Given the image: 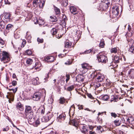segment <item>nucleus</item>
Returning a JSON list of instances; mask_svg holds the SVG:
<instances>
[{
    "label": "nucleus",
    "mask_w": 134,
    "mask_h": 134,
    "mask_svg": "<svg viewBox=\"0 0 134 134\" xmlns=\"http://www.w3.org/2000/svg\"><path fill=\"white\" fill-rule=\"evenodd\" d=\"M71 125L74 126L76 130L78 129H80L81 132L84 133L86 134L88 131L87 129V127L86 125H79L77 122L75 120H72L71 121Z\"/></svg>",
    "instance_id": "f257e3e1"
},
{
    "label": "nucleus",
    "mask_w": 134,
    "mask_h": 134,
    "mask_svg": "<svg viewBox=\"0 0 134 134\" xmlns=\"http://www.w3.org/2000/svg\"><path fill=\"white\" fill-rule=\"evenodd\" d=\"M0 59L4 63L9 61L10 59L9 54L6 52L3 51L0 53Z\"/></svg>",
    "instance_id": "f03ea898"
},
{
    "label": "nucleus",
    "mask_w": 134,
    "mask_h": 134,
    "mask_svg": "<svg viewBox=\"0 0 134 134\" xmlns=\"http://www.w3.org/2000/svg\"><path fill=\"white\" fill-rule=\"evenodd\" d=\"M97 58L99 62L104 63H106L107 61V58L106 56L102 54V53H99L97 56Z\"/></svg>",
    "instance_id": "7ed1b4c3"
},
{
    "label": "nucleus",
    "mask_w": 134,
    "mask_h": 134,
    "mask_svg": "<svg viewBox=\"0 0 134 134\" xmlns=\"http://www.w3.org/2000/svg\"><path fill=\"white\" fill-rule=\"evenodd\" d=\"M42 96L41 92H37L35 93L32 97L33 99L35 100L38 101L40 100Z\"/></svg>",
    "instance_id": "20e7f679"
},
{
    "label": "nucleus",
    "mask_w": 134,
    "mask_h": 134,
    "mask_svg": "<svg viewBox=\"0 0 134 134\" xmlns=\"http://www.w3.org/2000/svg\"><path fill=\"white\" fill-rule=\"evenodd\" d=\"M6 95L7 98L9 99L8 101L9 103H11V101H13L14 99V95L12 93L8 92Z\"/></svg>",
    "instance_id": "39448f33"
},
{
    "label": "nucleus",
    "mask_w": 134,
    "mask_h": 134,
    "mask_svg": "<svg viewBox=\"0 0 134 134\" xmlns=\"http://www.w3.org/2000/svg\"><path fill=\"white\" fill-rule=\"evenodd\" d=\"M112 10L113 14L114 15L116 16L118 15L119 11L118 7L116 6L113 7Z\"/></svg>",
    "instance_id": "423d86ee"
},
{
    "label": "nucleus",
    "mask_w": 134,
    "mask_h": 134,
    "mask_svg": "<svg viewBox=\"0 0 134 134\" xmlns=\"http://www.w3.org/2000/svg\"><path fill=\"white\" fill-rule=\"evenodd\" d=\"M25 117L27 119L31 120L33 118V111L25 113Z\"/></svg>",
    "instance_id": "0eeeda50"
},
{
    "label": "nucleus",
    "mask_w": 134,
    "mask_h": 134,
    "mask_svg": "<svg viewBox=\"0 0 134 134\" xmlns=\"http://www.w3.org/2000/svg\"><path fill=\"white\" fill-rule=\"evenodd\" d=\"M96 78L97 81L101 82L103 81L104 77L103 74H98L96 75Z\"/></svg>",
    "instance_id": "6e6552de"
},
{
    "label": "nucleus",
    "mask_w": 134,
    "mask_h": 134,
    "mask_svg": "<svg viewBox=\"0 0 134 134\" xmlns=\"http://www.w3.org/2000/svg\"><path fill=\"white\" fill-rule=\"evenodd\" d=\"M108 7V6L107 5V4L102 2H101L99 5V7L101 9H102V10H105Z\"/></svg>",
    "instance_id": "1a4fd4ad"
},
{
    "label": "nucleus",
    "mask_w": 134,
    "mask_h": 134,
    "mask_svg": "<svg viewBox=\"0 0 134 134\" xmlns=\"http://www.w3.org/2000/svg\"><path fill=\"white\" fill-rule=\"evenodd\" d=\"M70 10L71 13L74 14H76L77 13V9L74 6H71L70 7Z\"/></svg>",
    "instance_id": "9d476101"
},
{
    "label": "nucleus",
    "mask_w": 134,
    "mask_h": 134,
    "mask_svg": "<svg viewBox=\"0 0 134 134\" xmlns=\"http://www.w3.org/2000/svg\"><path fill=\"white\" fill-rule=\"evenodd\" d=\"M129 76L132 79H134V69H131L128 72Z\"/></svg>",
    "instance_id": "9b49d317"
},
{
    "label": "nucleus",
    "mask_w": 134,
    "mask_h": 134,
    "mask_svg": "<svg viewBox=\"0 0 134 134\" xmlns=\"http://www.w3.org/2000/svg\"><path fill=\"white\" fill-rule=\"evenodd\" d=\"M33 111L31 107L29 105H26L25 107V113Z\"/></svg>",
    "instance_id": "f8f14e48"
},
{
    "label": "nucleus",
    "mask_w": 134,
    "mask_h": 134,
    "mask_svg": "<svg viewBox=\"0 0 134 134\" xmlns=\"http://www.w3.org/2000/svg\"><path fill=\"white\" fill-rule=\"evenodd\" d=\"M127 121L134 127V119L131 117H129L127 120Z\"/></svg>",
    "instance_id": "ddd939ff"
},
{
    "label": "nucleus",
    "mask_w": 134,
    "mask_h": 134,
    "mask_svg": "<svg viewBox=\"0 0 134 134\" xmlns=\"http://www.w3.org/2000/svg\"><path fill=\"white\" fill-rule=\"evenodd\" d=\"M38 80L39 78L38 77L33 79L32 81V84L34 85H36L39 84L40 82L38 81Z\"/></svg>",
    "instance_id": "4468645a"
},
{
    "label": "nucleus",
    "mask_w": 134,
    "mask_h": 134,
    "mask_svg": "<svg viewBox=\"0 0 134 134\" xmlns=\"http://www.w3.org/2000/svg\"><path fill=\"white\" fill-rule=\"evenodd\" d=\"M49 116H50L47 115L43 117L42 118V120L44 119V122H46L48 121L51 119V117H52L53 115L51 114L50 115H49Z\"/></svg>",
    "instance_id": "2eb2a0df"
},
{
    "label": "nucleus",
    "mask_w": 134,
    "mask_h": 134,
    "mask_svg": "<svg viewBox=\"0 0 134 134\" xmlns=\"http://www.w3.org/2000/svg\"><path fill=\"white\" fill-rule=\"evenodd\" d=\"M67 20L68 19L67 18L65 15H63L62 23L63 25L64 26L65 25L67 21Z\"/></svg>",
    "instance_id": "dca6fc26"
},
{
    "label": "nucleus",
    "mask_w": 134,
    "mask_h": 134,
    "mask_svg": "<svg viewBox=\"0 0 134 134\" xmlns=\"http://www.w3.org/2000/svg\"><path fill=\"white\" fill-rule=\"evenodd\" d=\"M100 99L103 100L107 101L109 98L108 96L107 95H105L101 96L100 97Z\"/></svg>",
    "instance_id": "f3484780"
},
{
    "label": "nucleus",
    "mask_w": 134,
    "mask_h": 134,
    "mask_svg": "<svg viewBox=\"0 0 134 134\" xmlns=\"http://www.w3.org/2000/svg\"><path fill=\"white\" fill-rule=\"evenodd\" d=\"M54 58L52 56L47 57L45 60H46L48 62H53L54 60Z\"/></svg>",
    "instance_id": "a211bd4d"
},
{
    "label": "nucleus",
    "mask_w": 134,
    "mask_h": 134,
    "mask_svg": "<svg viewBox=\"0 0 134 134\" xmlns=\"http://www.w3.org/2000/svg\"><path fill=\"white\" fill-rule=\"evenodd\" d=\"M36 20V22H34L35 24H38L39 25H42L44 23V22L43 20L39 19V20H37L36 18H35Z\"/></svg>",
    "instance_id": "6ab92c4d"
},
{
    "label": "nucleus",
    "mask_w": 134,
    "mask_h": 134,
    "mask_svg": "<svg viewBox=\"0 0 134 134\" xmlns=\"http://www.w3.org/2000/svg\"><path fill=\"white\" fill-rule=\"evenodd\" d=\"M119 57L118 56H115L113 59V62L115 63H118L119 62Z\"/></svg>",
    "instance_id": "aec40b11"
},
{
    "label": "nucleus",
    "mask_w": 134,
    "mask_h": 134,
    "mask_svg": "<svg viewBox=\"0 0 134 134\" xmlns=\"http://www.w3.org/2000/svg\"><path fill=\"white\" fill-rule=\"evenodd\" d=\"M118 98L116 97H115L114 96H111V98L110 100L111 102H116L118 101Z\"/></svg>",
    "instance_id": "412c9836"
},
{
    "label": "nucleus",
    "mask_w": 134,
    "mask_h": 134,
    "mask_svg": "<svg viewBox=\"0 0 134 134\" xmlns=\"http://www.w3.org/2000/svg\"><path fill=\"white\" fill-rule=\"evenodd\" d=\"M16 107L18 109L20 110H22L23 109V107L21 103H18Z\"/></svg>",
    "instance_id": "4be33fe9"
},
{
    "label": "nucleus",
    "mask_w": 134,
    "mask_h": 134,
    "mask_svg": "<svg viewBox=\"0 0 134 134\" xmlns=\"http://www.w3.org/2000/svg\"><path fill=\"white\" fill-rule=\"evenodd\" d=\"M72 45V43L70 41L68 42H66L65 43V47L66 48H69L71 47Z\"/></svg>",
    "instance_id": "5701e85b"
},
{
    "label": "nucleus",
    "mask_w": 134,
    "mask_h": 134,
    "mask_svg": "<svg viewBox=\"0 0 134 134\" xmlns=\"http://www.w3.org/2000/svg\"><path fill=\"white\" fill-rule=\"evenodd\" d=\"M11 15L7 13L5 15L4 18L5 19H7L6 20V21H8L9 20L10 17L11 16Z\"/></svg>",
    "instance_id": "b1692460"
},
{
    "label": "nucleus",
    "mask_w": 134,
    "mask_h": 134,
    "mask_svg": "<svg viewBox=\"0 0 134 134\" xmlns=\"http://www.w3.org/2000/svg\"><path fill=\"white\" fill-rule=\"evenodd\" d=\"M57 30L55 28H53L51 31V33L53 35H55L57 32Z\"/></svg>",
    "instance_id": "393cba45"
},
{
    "label": "nucleus",
    "mask_w": 134,
    "mask_h": 134,
    "mask_svg": "<svg viewBox=\"0 0 134 134\" xmlns=\"http://www.w3.org/2000/svg\"><path fill=\"white\" fill-rule=\"evenodd\" d=\"M118 49L116 47L112 48L110 50V52L111 53H117Z\"/></svg>",
    "instance_id": "a878e982"
},
{
    "label": "nucleus",
    "mask_w": 134,
    "mask_h": 134,
    "mask_svg": "<svg viewBox=\"0 0 134 134\" xmlns=\"http://www.w3.org/2000/svg\"><path fill=\"white\" fill-rule=\"evenodd\" d=\"M27 17L29 19H31L33 15L32 13L30 12H28L27 13Z\"/></svg>",
    "instance_id": "bb28decb"
},
{
    "label": "nucleus",
    "mask_w": 134,
    "mask_h": 134,
    "mask_svg": "<svg viewBox=\"0 0 134 134\" xmlns=\"http://www.w3.org/2000/svg\"><path fill=\"white\" fill-rule=\"evenodd\" d=\"M50 18L51 19V21L53 22L56 21L57 20V17L55 16H51L50 17Z\"/></svg>",
    "instance_id": "cd10ccee"
},
{
    "label": "nucleus",
    "mask_w": 134,
    "mask_h": 134,
    "mask_svg": "<svg viewBox=\"0 0 134 134\" xmlns=\"http://www.w3.org/2000/svg\"><path fill=\"white\" fill-rule=\"evenodd\" d=\"M54 9L56 14H59L60 13V11L59 9L56 7H54Z\"/></svg>",
    "instance_id": "c85d7f7f"
},
{
    "label": "nucleus",
    "mask_w": 134,
    "mask_h": 134,
    "mask_svg": "<svg viewBox=\"0 0 134 134\" xmlns=\"http://www.w3.org/2000/svg\"><path fill=\"white\" fill-rule=\"evenodd\" d=\"M65 119V116L63 115H60L58 117H57V119H61L62 120H64Z\"/></svg>",
    "instance_id": "c756f323"
},
{
    "label": "nucleus",
    "mask_w": 134,
    "mask_h": 134,
    "mask_svg": "<svg viewBox=\"0 0 134 134\" xmlns=\"http://www.w3.org/2000/svg\"><path fill=\"white\" fill-rule=\"evenodd\" d=\"M33 62V60L31 59L27 58L26 60V62L27 64L31 65Z\"/></svg>",
    "instance_id": "7c9ffc66"
},
{
    "label": "nucleus",
    "mask_w": 134,
    "mask_h": 134,
    "mask_svg": "<svg viewBox=\"0 0 134 134\" xmlns=\"http://www.w3.org/2000/svg\"><path fill=\"white\" fill-rule=\"evenodd\" d=\"M27 32L26 33L27 35H26V38L28 40V42L29 43H30L31 42L30 40L31 38V37L30 35H28L27 34Z\"/></svg>",
    "instance_id": "2f4dec72"
},
{
    "label": "nucleus",
    "mask_w": 134,
    "mask_h": 134,
    "mask_svg": "<svg viewBox=\"0 0 134 134\" xmlns=\"http://www.w3.org/2000/svg\"><path fill=\"white\" fill-rule=\"evenodd\" d=\"M74 88V85H71L68 87L67 88V90L69 91H72Z\"/></svg>",
    "instance_id": "473e14b6"
},
{
    "label": "nucleus",
    "mask_w": 134,
    "mask_h": 134,
    "mask_svg": "<svg viewBox=\"0 0 134 134\" xmlns=\"http://www.w3.org/2000/svg\"><path fill=\"white\" fill-rule=\"evenodd\" d=\"M65 100L64 98H61L59 99V103L61 104H63L65 103Z\"/></svg>",
    "instance_id": "72a5a7b5"
},
{
    "label": "nucleus",
    "mask_w": 134,
    "mask_h": 134,
    "mask_svg": "<svg viewBox=\"0 0 134 134\" xmlns=\"http://www.w3.org/2000/svg\"><path fill=\"white\" fill-rule=\"evenodd\" d=\"M40 121L37 120L33 123L35 127H37L40 124Z\"/></svg>",
    "instance_id": "f704fd0d"
},
{
    "label": "nucleus",
    "mask_w": 134,
    "mask_h": 134,
    "mask_svg": "<svg viewBox=\"0 0 134 134\" xmlns=\"http://www.w3.org/2000/svg\"><path fill=\"white\" fill-rule=\"evenodd\" d=\"M13 27V26L11 24H8L7 25L6 29L8 30H10Z\"/></svg>",
    "instance_id": "c9c22d12"
},
{
    "label": "nucleus",
    "mask_w": 134,
    "mask_h": 134,
    "mask_svg": "<svg viewBox=\"0 0 134 134\" xmlns=\"http://www.w3.org/2000/svg\"><path fill=\"white\" fill-rule=\"evenodd\" d=\"M82 67H92L88 63H84L81 64Z\"/></svg>",
    "instance_id": "e433bc0d"
},
{
    "label": "nucleus",
    "mask_w": 134,
    "mask_h": 134,
    "mask_svg": "<svg viewBox=\"0 0 134 134\" xmlns=\"http://www.w3.org/2000/svg\"><path fill=\"white\" fill-rule=\"evenodd\" d=\"M105 45L104 41L102 40H101L100 42V43L99 44V47L101 48H103L104 47V46Z\"/></svg>",
    "instance_id": "4c0bfd02"
},
{
    "label": "nucleus",
    "mask_w": 134,
    "mask_h": 134,
    "mask_svg": "<svg viewBox=\"0 0 134 134\" xmlns=\"http://www.w3.org/2000/svg\"><path fill=\"white\" fill-rule=\"evenodd\" d=\"M5 27V24L3 22L0 23V29H3Z\"/></svg>",
    "instance_id": "58836bf2"
},
{
    "label": "nucleus",
    "mask_w": 134,
    "mask_h": 134,
    "mask_svg": "<svg viewBox=\"0 0 134 134\" xmlns=\"http://www.w3.org/2000/svg\"><path fill=\"white\" fill-rule=\"evenodd\" d=\"M114 124L117 126H119L121 124L120 121L119 120H115L114 121Z\"/></svg>",
    "instance_id": "ea45409f"
},
{
    "label": "nucleus",
    "mask_w": 134,
    "mask_h": 134,
    "mask_svg": "<svg viewBox=\"0 0 134 134\" xmlns=\"http://www.w3.org/2000/svg\"><path fill=\"white\" fill-rule=\"evenodd\" d=\"M129 51L132 53H134V47L131 46L129 48Z\"/></svg>",
    "instance_id": "a19ab883"
},
{
    "label": "nucleus",
    "mask_w": 134,
    "mask_h": 134,
    "mask_svg": "<svg viewBox=\"0 0 134 134\" xmlns=\"http://www.w3.org/2000/svg\"><path fill=\"white\" fill-rule=\"evenodd\" d=\"M49 73H48L47 74H46V76H45L46 77L44 78V82H46L48 81V79L49 78V75L48 74Z\"/></svg>",
    "instance_id": "79ce46f5"
},
{
    "label": "nucleus",
    "mask_w": 134,
    "mask_h": 134,
    "mask_svg": "<svg viewBox=\"0 0 134 134\" xmlns=\"http://www.w3.org/2000/svg\"><path fill=\"white\" fill-rule=\"evenodd\" d=\"M101 2L103 3H104L105 4H107V5H108V6L110 4V2H109L108 0H103Z\"/></svg>",
    "instance_id": "37998d69"
},
{
    "label": "nucleus",
    "mask_w": 134,
    "mask_h": 134,
    "mask_svg": "<svg viewBox=\"0 0 134 134\" xmlns=\"http://www.w3.org/2000/svg\"><path fill=\"white\" fill-rule=\"evenodd\" d=\"M41 64L40 62H36L35 64V66L37 67H41Z\"/></svg>",
    "instance_id": "c03bdc74"
},
{
    "label": "nucleus",
    "mask_w": 134,
    "mask_h": 134,
    "mask_svg": "<svg viewBox=\"0 0 134 134\" xmlns=\"http://www.w3.org/2000/svg\"><path fill=\"white\" fill-rule=\"evenodd\" d=\"M26 53L28 55H30L32 54L31 51L29 49H28L26 50Z\"/></svg>",
    "instance_id": "a18cd8bd"
},
{
    "label": "nucleus",
    "mask_w": 134,
    "mask_h": 134,
    "mask_svg": "<svg viewBox=\"0 0 134 134\" xmlns=\"http://www.w3.org/2000/svg\"><path fill=\"white\" fill-rule=\"evenodd\" d=\"M72 63V61L70 59H69L65 63L66 65H69L71 64Z\"/></svg>",
    "instance_id": "49530a36"
},
{
    "label": "nucleus",
    "mask_w": 134,
    "mask_h": 134,
    "mask_svg": "<svg viewBox=\"0 0 134 134\" xmlns=\"http://www.w3.org/2000/svg\"><path fill=\"white\" fill-rule=\"evenodd\" d=\"M37 41L39 43H42L43 42V40L42 38H38L37 39Z\"/></svg>",
    "instance_id": "de8ad7c7"
},
{
    "label": "nucleus",
    "mask_w": 134,
    "mask_h": 134,
    "mask_svg": "<svg viewBox=\"0 0 134 134\" xmlns=\"http://www.w3.org/2000/svg\"><path fill=\"white\" fill-rule=\"evenodd\" d=\"M80 32L79 31L77 30L76 31L75 33V35H76V36H77V37H80Z\"/></svg>",
    "instance_id": "09e8293b"
},
{
    "label": "nucleus",
    "mask_w": 134,
    "mask_h": 134,
    "mask_svg": "<svg viewBox=\"0 0 134 134\" xmlns=\"http://www.w3.org/2000/svg\"><path fill=\"white\" fill-rule=\"evenodd\" d=\"M66 82L67 83L70 79V75L69 74H66Z\"/></svg>",
    "instance_id": "8fccbe9b"
},
{
    "label": "nucleus",
    "mask_w": 134,
    "mask_h": 134,
    "mask_svg": "<svg viewBox=\"0 0 134 134\" xmlns=\"http://www.w3.org/2000/svg\"><path fill=\"white\" fill-rule=\"evenodd\" d=\"M17 90V87H16L14 89H9L10 91L12 90L13 92L14 93H15Z\"/></svg>",
    "instance_id": "3c124183"
},
{
    "label": "nucleus",
    "mask_w": 134,
    "mask_h": 134,
    "mask_svg": "<svg viewBox=\"0 0 134 134\" xmlns=\"http://www.w3.org/2000/svg\"><path fill=\"white\" fill-rule=\"evenodd\" d=\"M111 114L112 116L115 118H116L117 116V115L115 113H111Z\"/></svg>",
    "instance_id": "603ef678"
},
{
    "label": "nucleus",
    "mask_w": 134,
    "mask_h": 134,
    "mask_svg": "<svg viewBox=\"0 0 134 134\" xmlns=\"http://www.w3.org/2000/svg\"><path fill=\"white\" fill-rule=\"evenodd\" d=\"M92 50L91 49H89L88 50H87L86 51L84 52L83 53L84 54H86V53H90V52H92Z\"/></svg>",
    "instance_id": "864d4df0"
},
{
    "label": "nucleus",
    "mask_w": 134,
    "mask_h": 134,
    "mask_svg": "<svg viewBox=\"0 0 134 134\" xmlns=\"http://www.w3.org/2000/svg\"><path fill=\"white\" fill-rule=\"evenodd\" d=\"M4 42L3 40L1 38H0V43L2 45H3L4 44Z\"/></svg>",
    "instance_id": "5fc2aeb1"
},
{
    "label": "nucleus",
    "mask_w": 134,
    "mask_h": 134,
    "mask_svg": "<svg viewBox=\"0 0 134 134\" xmlns=\"http://www.w3.org/2000/svg\"><path fill=\"white\" fill-rule=\"evenodd\" d=\"M41 113L42 114H44V113L45 108L44 107H42L41 108Z\"/></svg>",
    "instance_id": "6e6d98bb"
},
{
    "label": "nucleus",
    "mask_w": 134,
    "mask_h": 134,
    "mask_svg": "<svg viewBox=\"0 0 134 134\" xmlns=\"http://www.w3.org/2000/svg\"><path fill=\"white\" fill-rule=\"evenodd\" d=\"M12 84L13 86H15L17 84V82L15 81H13L12 82Z\"/></svg>",
    "instance_id": "4d7b16f0"
},
{
    "label": "nucleus",
    "mask_w": 134,
    "mask_h": 134,
    "mask_svg": "<svg viewBox=\"0 0 134 134\" xmlns=\"http://www.w3.org/2000/svg\"><path fill=\"white\" fill-rule=\"evenodd\" d=\"M40 2V0H34L33 1V3H36V4H37Z\"/></svg>",
    "instance_id": "13d9d810"
},
{
    "label": "nucleus",
    "mask_w": 134,
    "mask_h": 134,
    "mask_svg": "<svg viewBox=\"0 0 134 134\" xmlns=\"http://www.w3.org/2000/svg\"><path fill=\"white\" fill-rule=\"evenodd\" d=\"M50 134H57V133L55 130H53L50 132Z\"/></svg>",
    "instance_id": "bf43d9fd"
},
{
    "label": "nucleus",
    "mask_w": 134,
    "mask_h": 134,
    "mask_svg": "<svg viewBox=\"0 0 134 134\" xmlns=\"http://www.w3.org/2000/svg\"><path fill=\"white\" fill-rule=\"evenodd\" d=\"M124 134V132H123L122 131H121V130H120V131H119L118 133H117L116 134Z\"/></svg>",
    "instance_id": "052dcab7"
},
{
    "label": "nucleus",
    "mask_w": 134,
    "mask_h": 134,
    "mask_svg": "<svg viewBox=\"0 0 134 134\" xmlns=\"http://www.w3.org/2000/svg\"><path fill=\"white\" fill-rule=\"evenodd\" d=\"M4 3L5 4H9V2L8 1V0H4Z\"/></svg>",
    "instance_id": "680f3d73"
},
{
    "label": "nucleus",
    "mask_w": 134,
    "mask_h": 134,
    "mask_svg": "<svg viewBox=\"0 0 134 134\" xmlns=\"http://www.w3.org/2000/svg\"><path fill=\"white\" fill-rule=\"evenodd\" d=\"M87 96L89 98H93V97L90 94H87Z\"/></svg>",
    "instance_id": "e2e57ef3"
},
{
    "label": "nucleus",
    "mask_w": 134,
    "mask_h": 134,
    "mask_svg": "<svg viewBox=\"0 0 134 134\" xmlns=\"http://www.w3.org/2000/svg\"><path fill=\"white\" fill-rule=\"evenodd\" d=\"M97 129L98 130L101 131V129L102 128V127L100 126H98L97 127Z\"/></svg>",
    "instance_id": "0e129e2a"
},
{
    "label": "nucleus",
    "mask_w": 134,
    "mask_h": 134,
    "mask_svg": "<svg viewBox=\"0 0 134 134\" xmlns=\"http://www.w3.org/2000/svg\"><path fill=\"white\" fill-rule=\"evenodd\" d=\"M26 42L25 41H23V42L22 43V45H23V47L26 44Z\"/></svg>",
    "instance_id": "69168bd1"
},
{
    "label": "nucleus",
    "mask_w": 134,
    "mask_h": 134,
    "mask_svg": "<svg viewBox=\"0 0 134 134\" xmlns=\"http://www.w3.org/2000/svg\"><path fill=\"white\" fill-rule=\"evenodd\" d=\"M9 130L8 127L6 128H4L3 130V131H7Z\"/></svg>",
    "instance_id": "338daca9"
},
{
    "label": "nucleus",
    "mask_w": 134,
    "mask_h": 134,
    "mask_svg": "<svg viewBox=\"0 0 134 134\" xmlns=\"http://www.w3.org/2000/svg\"><path fill=\"white\" fill-rule=\"evenodd\" d=\"M95 132L94 131H90L89 134H95Z\"/></svg>",
    "instance_id": "774afa93"
}]
</instances>
